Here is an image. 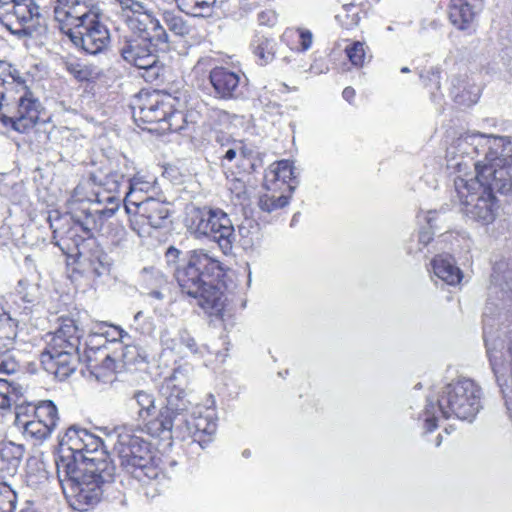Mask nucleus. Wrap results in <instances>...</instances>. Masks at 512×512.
Masks as SVG:
<instances>
[{"instance_id":"dca6fc26","label":"nucleus","mask_w":512,"mask_h":512,"mask_svg":"<svg viewBox=\"0 0 512 512\" xmlns=\"http://www.w3.org/2000/svg\"><path fill=\"white\" fill-rule=\"evenodd\" d=\"M123 11L131 12L127 16L129 26L139 32L138 36H146L148 39L155 38L160 42H168V34L161 26L158 19L148 13L143 4L136 0H116Z\"/></svg>"},{"instance_id":"4d7b16f0","label":"nucleus","mask_w":512,"mask_h":512,"mask_svg":"<svg viewBox=\"0 0 512 512\" xmlns=\"http://www.w3.org/2000/svg\"><path fill=\"white\" fill-rule=\"evenodd\" d=\"M343 51L345 53L346 58L348 59V63H344L341 67L343 72H347L350 70V65L352 63V43H346Z\"/></svg>"},{"instance_id":"20e7f679","label":"nucleus","mask_w":512,"mask_h":512,"mask_svg":"<svg viewBox=\"0 0 512 512\" xmlns=\"http://www.w3.org/2000/svg\"><path fill=\"white\" fill-rule=\"evenodd\" d=\"M221 262L204 249L190 250L175 270L174 277L183 293L197 299V303L211 315L220 316L226 296L220 277Z\"/></svg>"},{"instance_id":"423d86ee","label":"nucleus","mask_w":512,"mask_h":512,"mask_svg":"<svg viewBox=\"0 0 512 512\" xmlns=\"http://www.w3.org/2000/svg\"><path fill=\"white\" fill-rule=\"evenodd\" d=\"M505 171L504 175L497 173L491 184L472 178L454 179L456 197L467 217L485 224L494 220L497 209L495 194L512 192V162L505 166Z\"/></svg>"},{"instance_id":"bb28decb","label":"nucleus","mask_w":512,"mask_h":512,"mask_svg":"<svg viewBox=\"0 0 512 512\" xmlns=\"http://www.w3.org/2000/svg\"><path fill=\"white\" fill-rule=\"evenodd\" d=\"M152 187L151 182L144 180L140 176L126 179L124 188V207L127 214L133 213V207L138 203L145 201L144 193H147Z\"/></svg>"},{"instance_id":"72a5a7b5","label":"nucleus","mask_w":512,"mask_h":512,"mask_svg":"<svg viewBox=\"0 0 512 512\" xmlns=\"http://www.w3.org/2000/svg\"><path fill=\"white\" fill-rule=\"evenodd\" d=\"M178 7L194 17H207L212 14L216 0H177Z\"/></svg>"},{"instance_id":"7c9ffc66","label":"nucleus","mask_w":512,"mask_h":512,"mask_svg":"<svg viewBox=\"0 0 512 512\" xmlns=\"http://www.w3.org/2000/svg\"><path fill=\"white\" fill-rule=\"evenodd\" d=\"M87 366L97 378L105 376V372H99L98 370H105L112 372L115 369V361L112 359L105 349L100 346L96 349L89 348L85 352Z\"/></svg>"},{"instance_id":"0e129e2a","label":"nucleus","mask_w":512,"mask_h":512,"mask_svg":"<svg viewBox=\"0 0 512 512\" xmlns=\"http://www.w3.org/2000/svg\"><path fill=\"white\" fill-rule=\"evenodd\" d=\"M23 299H24L25 301H27V302H32V301H33V299L29 297V294H28V293L23 295Z\"/></svg>"},{"instance_id":"9d476101","label":"nucleus","mask_w":512,"mask_h":512,"mask_svg":"<svg viewBox=\"0 0 512 512\" xmlns=\"http://www.w3.org/2000/svg\"><path fill=\"white\" fill-rule=\"evenodd\" d=\"M483 337L492 371L512 420V337L507 340L494 338L486 321L484 322Z\"/></svg>"},{"instance_id":"37998d69","label":"nucleus","mask_w":512,"mask_h":512,"mask_svg":"<svg viewBox=\"0 0 512 512\" xmlns=\"http://www.w3.org/2000/svg\"><path fill=\"white\" fill-rule=\"evenodd\" d=\"M420 77L424 79L425 85L430 87L431 100L434 103H440L442 100V94L434 91L440 88V71L437 68H433L427 72V75L421 74Z\"/></svg>"},{"instance_id":"58836bf2","label":"nucleus","mask_w":512,"mask_h":512,"mask_svg":"<svg viewBox=\"0 0 512 512\" xmlns=\"http://www.w3.org/2000/svg\"><path fill=\"white\" fill-rule=\"evenodd\" d=\"M20 429L23 430V433L26 436L34 438L36 440L46 439L54 430L47 424H43L41 420H36L34 418H32L29 421H26L24 423V426H22Z\"/></svg>"},{"instance_id":"2eb2a0df","label":"nucleus","mask_w":512,"mask_h":512,"mask_svg":"<svg viewBox=\"0 0 512 512\" xmlns=\"http://www.w3.org/2000/svg\"><path fill=\"white\" fill-rule=\"evenodd\" d=\"M130 223L138 235L149 234L146 227L160 229L169 222L170 209L168 203L152 197H146L145 201L133 207Z\"/></svg>"},{"instance_id":"de8ad7c7","label":"nucleus","mask_w":512,"mask_h":512,"mask_svg":"<svg viewBox=\"0 0 512 512\" xmlns=\"http://www.w3.org/2000/svg\"><path fill=\"white\" fill-rule=\"evenodd\" d=\"M371 59L369 48L362 42H354V67H363Z\"/></svg>"},{"instance_id":"0eeeda50","label":"nucleus","mask_w":512,"mask_h":512,"mask_svg":"<svg viewBox=\"0 0 512 512\" xmlns=\"http://www.w3.org/2000/svg\"><path fill=\"white\" fill-rule=\"evenodd\" d=\"M84 330L74 319H63L59 328L49 334L40 361L45 371L59 380L71 375L79 361L78 348Z\"/></svg>"},{"instance_id":"9b49d317","label":"nucleus","mask_w":512,"mask_h":512,"mask_svg":"<svg viewBox=\"0 0 512 512\" xmlns=\"http://www.w3.org/2000/svg\"><path fill=\"white\" fill-rule=\"evenodd\" d=\"M77 47L86 53L96 55L103 52L110 43V33L99 20L96 10L70 23L62 30Z\"/></svg>"},{"instance_id":"5fc2aeb1","label":"nucleus","mask_w":512,"mask_h":512,"mask_svg":"<svg viewBox=\"0 0 512 512\" xmlns=\"http://www.w3.org/2000/svg\"><path fill=\"white\" fill-rule=\"evenodd\" d=\"M277 17L274 11L266 10L258 14V21L261 25L272 26L276 23Z\"/></svg>"},{"instance_id":"ddd939ff","label":"nucleus","mask_w":512,"mask_h":512,"mask_svg":"<svg viewBox=\"0 0 512 512\" xmlns=\"http://www.w3.org/2000/svg\"><path fill=\"white\" fill-rule=\"evenodd\" d=\"M40 17V8L34 0H0V22L12 34L32 35Z\"/></svg>"},{"instance_id":"bf43d9fd","label":"nucleus","mask_w":512,"mask_h":512,"mask_svg":"<svg viewBox=\"0 0 512 512\" xmlns=\"http://www.w3.org/2000/svg\"><path fill=\"white\" fill-rule=\"evenodd\" d=\"M20 512H41L34 502L26 501Z\"/></svg>"},{"instance_id":"2f4dec72","label":"nucleus","mask_w":512,"mask_h":512,"mask_svg":"<svg viewBox=\"0 0 512 512\" xmlns=\"http://www.w3.org/2000/svg\"><path fill=\"white\" fill-rule=\"evenodd\" d=\"M17 322L6 311L0 314V356H6L14 348Z\"/></svg>"},{"instance_id":"49530a36","label":"nucleus","mask_w":512,"mask_h":512,"mask_svg":"<svg viewBox=\"0 0 512 512\" xmlns=\"http://www.w3.org/2000/svg\"><path fill=\"white\" fill-rule=\"evenodd\" d=\"M16 502V492L6 482H0V507L14 511Z\"/></svg>"},{"instance_id":"052dcab7","label":"nucleus","mask_w":512,"mask_h":512,"mask_svg":"<svg viewBox=\"0 0 512 512\" xmlns=\"http://www.w3.org/2000/svg\"><path fill=\"white\" fill-rule=\"evenodd\" d=\"M343 98L348 101V102H351V99H352V89L350 87H346L344 90H343Z\"/></svg>"},{"instance_id":"3c124183","label":"nucleus","mask_w":512,"mask_h":512,"mask_svg":"<svg viewBox=\"0 0 512 512\" xmlns=\"http://www.w3.org/2000/svg\"><path fill=\"white\" fill-rule=\"evenodd\" d=\"M19 368L18 363L15 361V359L9 355H6L4 359L0 362V373L3 374H13L15 373Z\"/></svg>"},{"instance_id":"c03bdc74","label":"nucleus","mask_w":512,"mask_h":512,"mask_svg":"<svg viewBox=\"0 0 512 512\" xmlns=\"http://www.w3.org/2000/svg\"><path fill=\"white\" fill-rule=\"evenodd\" d=\"M131 327L142 335H151L155 330L153 319L145 316L142 311H138L134 315Z\"/></svg>"},{"instance_id":"a878e982","label":"nucleus","mask_w":512,"mask_h":512,"mask_svg":"<svg viewBox=\"0 0 512 512\" xmlns=\"http://www.w3.org/2000/svg\"><path fill=\"white\" fill-rule=\"evenodd\" d=\"M215 140L220 145L217 153L223 168H229L230 163L234 161L237 164L244 165V162L247 160V152L240 141L232 140L227 136L219 134H217Z\"/></svg>"},{"instance_id":"39448f33","label":"nucleus","mask_w":512,"mask_h":512,"mask_svg":"<svg viewBox=\"0 0 512 512\" xmlns=\"http://www.w3.org/2000/svg\"><path fill=\"white\" fill-rule=\"evenodd\" d=\"M482 390L471 379H459L446 385L436 402L428 400L422 414L424 429L432 432L440 418L455 416L472 421L481 408Z\"/></svg>"},{"instance_id":"a211bd4d","label":"nucleus","mask_w":512,"mask_h":512,"mask_svg":"<svg viewBox=\"0 0 512 512\" xmlns=\"http://www.w3.org/2000/svg\"><path fill=\"white\" fill-rule=\"evenodd\" d=\"M209 79L216 97L225 100L239 98L246 84L245 75L239 69L234 70L223 66L213 68Z\"/></svg>"},{"instance_id":"5701e85b","label":"nucleus","mask_w":512,"mask_h":512,"mask_svg":"<svg viewBox=\"0 0 512 512\" xmlns=\"http://www.w3.org/2000/svg\"><path fill=\"white\" fill-rule=\"evenodd\" d=\"M95 7L91 0H57L54 7V18L59 23L60 30L85 15L93 12Z\"/></svg>"},{"instance_id":"1a4fd4ad","label":"nucleus","mask_w":512,"mask_h":512,"mask_svg":"<svg viewBox=\"0 0 512 512\" xmlns=\"http://www.w3.org/2000/svg\"><path fill=\"white\" fill-rule=\"evenodd\" d=\"M131 429L119 426L114 429L117 441L114 444L120 460V465L136 479L143 481L145 477L155 479L158 472L149 466V443L137 434H131Z\"/></svg>"},{"instance_id":"774afa93","label":"nucleus","mask_w":512,"mask_h":512,"mask_svg":"<svg viewBox=\"0 0 512 512\" xmlns=\"http://www.w3.org/2000/svg\"><path fill=\"white\" fill-rule=\"evenodd\" d=\"M441 444V436L439 435L437 437V443H436V446H439Z\"/></svg>"},{"instance_id":"c9c22d12","label":"nucleus","mask_w":512,"mask_h":512,"mask_svg":"<svg viewBox=\"0 0 512 512\" xmlns=\"http://www.w3.org/2000/svg\"><path fill=\"white\" fill-rule=\"evenodd\" d=\"M88 269L96 276H102L109 272L110 261L108 255L99 247L91 250L86 259Z\"/></svg>"},{"instance_id":"aec40b11","label":"nucleus","mask_w":512,"mask_h":512,"mask_svg":"<svg viewBox=\"0 0 512 512\" xmlns=\"http://www.w3.org/2000/svg\"><path fill=\"white\" fill-rule=\"evenodd\" d=\"M12 405L15 406L14 424L20 429L26 421L33 418L36 406L25 403L24 400H21L17 388L8 381L0 379V411H5Z\"/></svg>"},{"instance_id":"f257e3e1","label":"nucleus","mask_w":512,"mask_h":512,"mask_svg":"<svg viewBox=\"0 0 512 512\" xmlns=\"http://www.w3.org/2000/svg\"><path fill=\"white\" fill-rule=\"evenodd\" d=\"M58 480L70 507L88 511L102 499L115 477V465L103 440L85 428L69 427L55 460Z\"/></svg>"},{"instance_id":"69168bd1","label":"nucleus","mask_w":512,"mask_h":512,"mask_svg":"<svg viewBox=\"0 0 512 512\" xmlns=\"http://www.w3.org/2000/svg\"><path fill=\"white\" fill-rule=\"evenodd\" d=\"M409 71H410V70H409V68H408V67H403V68H401V72H402V73H408Z\"/></svg>"},{"instance_id":"4468645a","label":"nucleus","mask_w":512,"mask_h":512,"mask_svg":"<svg viewBox=\"0 0 512 512\" xmlns=\"http://www.w3.org/2000/svg\"><path fill=\"white\" fill-rule=\"evenodd\" d=\"M171 96L159 91L141 93L139 104L134 110L135 120L143 123L161 124L165 118L170 116V120H183V114L172 109Z\"/></svg>"},{"instance_id":"393cba45","label":"nucleus","mask_w":512,"mask_h":512,"mask_svg":"<svg viewBox=\"0 0 512 512\" xmlns=\"http://www.w3.org/2000/svg\"><path fill=\"white\" fill-rule=\"evenodd\" d=\"M117 211V205L82 211L81 215H73L72 219L86 235L91 236L93 232L100 231L104 222L111 218Z\"/></svg>"},{"instance_id":"603ef678","label":"nucleus","mask_w":512,"mask_h":512,"mask_svg":"<svg viewBox=\"0 0 512 512\" xmlns=\"http://www.w3.org/2000/svg\"><path fill=\"white\" fill-rule=\"evenodd\" d=\"M350 4H344L342 6V13L335 15V20L340 24L341 27L349 29L352 24V19L349 15Z\"/></svg>"},{"instance_id":"ea45409f","label":"nucleus","mask_w":512,"mask_h":512,"mask_svg":"<svg viewBox=\"0 0 512 512\" xmlns=\"http://www.w3.org/2000/svg\"><path fill=\"white\" fill-rule=\"evenodd\" d=\"M163 20L169 30L177 36H185L190 33L191 27L186 23L181 15L173 11H164Z\"/></svg>"},{"instance_id":"f3484780","label":"nucleus","mask_w":512,"mask_h":512,"mask_svg":"<svg viewBox=\"0 0 512 512\" xmlns=\"http://www.w3.org/2000/svg\"><path fill=\"white\" fill-rule=\"evenodd\" d=\"M125 405L130 413L135 415V419L138 421V424L135 427L125 425L128 427V429L132 430L131 434H136V432H146L147 434L153 436L148 426L151 421L159 417L161 412L166 407V401L157 411L155 405V396L153 393L145 390H135L126 399Z\"/></svg>"},{"instance_id":"b1692460","label":"nucleus","mask_w":512,"mask_h":512,"mask_svg":"<svg viewBox=\"0 0 512 512\" xmlns=\"http://www.w3.org/2000/svg\"><path fill=\"white\" fill-rule=\"evenodd\" d=\"M25 447L13 441H0V474L3 478L13 477L22 462Z\"/></svg>"},{"instance_id":"8fccbe9b","label":"nucleus","mask_w":512,"mask_h":512,"mask_svg":"<svg viewBox=\"0 0 512 512\" xmlns=\"http://www.w3.org/2000/svg\"><path fill=\"white\" fill-rule=\"evenodd\" d=\"M299 34V45L301 51H307L311 48L313 42V35L310 30L299 28L297 29Z\"/></svg>"},{"instance_id":"680f3d73","label":"nucleus","mask_w":512,"mask_h":512,"mask_svg":"<svg viewBox=\"0 0 512 512\" xmlns=\"http://www.w3.org/2000/svg\"><path fill=\"white\" fill-rule=\"evenodd\" d=\"M150 295L153 297V298H156V299H162L163 298V294L158 291V290H154L150 293Z\"/></svg>"},{"instance_id":"864d4df0","label":"nucleus","mask_w":512,"mask_h":512,"mask_svg":"<svg viewBox=\"0 0 512 512\" xmlns=\"http://www.w3.org/2000/svg\"><path fill=\"white\" fill-rule=\"evenodd\" d=\"M183 123L184 119L182 121L179 119L170 120L169 116L168 118H165V120L162 121L159 129H161L162 131L178 132L183 129Z\"/></svg>"},{"instance_id":"09e8293b","label":"nucleus","mask_w":512,"mask_h":512,"mask_svg":"<svg viewBox=\"0 0 512 512\" xmlns=\"http://www.w3.org/2000/svg\"><path fill=\"white\" fill-rule=\"evenodd\" d=\"M238 232L244 239V245L251 246L254 244V234L258 232V225H254L251 220H247L238 227Z\"/></svg>"},{"instance_id":"f03ea898","label":"nucleus","mask_w":512,"mask_h":512,"mask_svg":"<svg viewBox=\"0 0 512 512\" xmlns=\"http://www.w3.org/2000/svg\"><path fill=\"white\" fill-rule=\"evenodd\" d=\"M189 372V366H178L163 380L159 392L166 399V407L157 419L150 422L148 428L153 437L175 433L177 437L189 436L193 442L205 448L216 432V414L211 407L196 405L188 415L190 401L186 399V388Z\"/></svg>"},{"instance_id":"6e6d98bb","label":"nucleus","mask_w":512,"mask_h":512,"mask_svg":"<svg viewBox=\"0 0 512 512\" xmlns=\"http://www.w3.org/2000/svg\"><path fill=\"white\" fill-rule=\"evenodd\" d=\"M180 255L181 251L173 246H170L165 254L168 264H176Z\"/></svg>"},{"instance_id":"a19ab883","label":"nucleus","mask_w":512,"mask_h":512,"mask_svg":"<svg viewBox=\"0 0 512 512\" xmlns=\"http://www.w3.org/2000/svg\"><path fill=\"white\" fill-rule=\"evenodd\" d=\"M146 359L147 353L142 347L125 342V346L122 352V360L125 365L144 363L146 362Z\"/></svg>"},{"instance_id":"f8f14e48","label":"nucleus","mask_w":512,"mask_h":512,"mask_svg":"<svg viewBox=\"0 0 512 512\" xmlns=\"http://www.w3.org/2000/svg\"><path fill=\"white\" fill-rule=\"evenodd\" d=\"M151 39L146 36L125 37L119 52L124 61L136 67L146 82H156L164 73V66L151 50Z\"/></svg>"},{"instance_id":"4be33fe9","label":"nucleus","mask_w":512,"mask_h":512,"mask_svg":"<svg viewBox=\"0 0 512 512\" xmlns=\"http://www.w3.org/2000/svg\"><path fill=\"white\" fill-rule=\"evenodd\" d=\"M89 181L93 184L102 187L107 195H103L102 192H95L96 202L101 204L103 202H107L110 206L117 205L119 207V198L117 194H120L121 189L125 188L126 178L123 174L118 171H112L108 174H91L89 177Z\"/></svg>"},{"instance_id":"412c9836","label":"nucleus","mask_w":512,"mask_h":512,"mask_svg":"<svg viewBox=\"0 0 512 512\" xmlns=\"http://www.w3.org/2000/svg\"><path fill=\"white\" fill-rule=\"evenodd\" d=\"M295 179L294 169L289 160H280L272 163L264 175V188L268 191H282L292 194L297 183H292Z\"/></svg>"},{"instance_id":"c756f323","label":"nucleus","mask_w":512,"mask_h":512,"mask_svg":"<svg viewBox=\"0 0 512 512\" xmlns=\"http://www.w3.org/2000/svg\"><path fill=\"white\" fill-rule=\"evenodd\" d=\"M481 89L476 84H470L465 79H454L452 81L451 95L454 101L461 106L469 107L477 103Z\"/></svg>"},{"instance_id":"7ed1b4c3","label":"nucleus","mask_w":512,"mask_h":512,"mask_svg":"<svg viewBox=\"0 0 512 512\" xmlns=\"http://www.w3.org/2000/svg\"><path fill=\"white\" fill-rule=\"evenodd\" d=\"M512 162V143L506 137L469 132L447 147L446 166L455 178H472L491 184L496 174L504 175Z\"/></svg>"},{"instance_id":"a18cd8bd","label":"nucleus","mask_w":512,"mask_h":512,"mask_svg":"<svg viewBox=\"0 0 512 512\" xmlns=\"http://www.w3.org/2000/svg\"><path fill=\"white\" fill-rule=\"evenodd\" d=\"M256 56L264 63H268L275 55V42L272 39L262 38L258 40V44L254 49Z\"/></svg>"},{"instance_id":"473e14b6","label":"nucleus","mask_w":512,"mask_h":512,"mask_svg":"<svg viewBox=\"0 0 512 512\" xmlns=\"http://www.w3.org/2000/svg\"><path fill=\"white\" fill-rule=\"evenodd\" d=\"M292 194L282 191L266 190L259 197L258 205L262 211L272 213L288 205Z\"/></svg>"},{"instance_id":"79ce46f5","label":"nucleus","mask_w":512,"mask_h":512,"mask_svg":"<svg viewBox=\"0 0 512 512\" xmlns=\"http://www.w3.org/2000/svg\"><path fill=\"white\" fill-rule=\"evenodd\" d=\"M95 334L105 338L111 337L112 341L119 340L122 343H125L126 340L130 339V335L121 327L107 325L106 323L99 324L98 330L95 332Z\"/></svg>"},{"instance_id":"c85d7f7f","label":"nucleus","mask_w":512,"mask_h":512,"mask_svg":"<svg viewBox=\"0 0 512 512\" xmlns=\"http://www.w3.org/2000/svg\"><path fill=\"white\" fill-rule=\"evenodd\" d=\"M432 269L436 277L448 285H456L462 279V273L454 265V260L450 255H438L432 260Z\"/></svg>"},{"instance_id":"13d9d810","label":"nucleus","mask_w":512,"mask_h":512,"mask_svg":"<svg viewBox=\"0 0 512 512\" xmlns=\"http://www.w3.org/2000/svg\"><path fill=\"white\" fill-rule=\"evenodd\" d=\"M433 239V235L430 230H421L418 234V241L422 247H425Z\"/></svg>"},{"instance_id":"338daca9","label":"nucleus","mask_w":512,"mask_h":512,"mask_svg":"<svg viewBox=\"0 0 512 512\" xmlns=\"http://www.w3.org/2000/svg\"><path fill=\"white\" fill-rule=\"evenodd\" d=\"M0 512H14V511H12V510H7V509H5V508H3V507H0Z\"/></svg>"},{"instance_id":"4c0bfd02","label":"nucleus","mask_w":512,"mask_h":512,"mask_svg":"<svg viewBox=\"0 0 512 512\" xmlns=\"http://www.w3.org/2000/svg\"><path fill=\"white\" fill-rule=\"evenodd\" d=\"M160 343L165 348L175 354L182 353V329L174 330L165 327L160 332Z\"/></svg>"},{"instance_id":"e2e57ef3","label":"nucleus","mask_w":512,"mask_h":512,"mask_svg":"<svg viewBox=\"0 0 512 512\" xmlns=\"http://www.w3.org/2000/svg\"><path fill=\"white\" fill-rule=\"evenodd\" d=\"M27 285V281L26 280H19L18 282V287L19 288H24L25 286Z\"/></svg>"},{"instance_id":"cd10ccee","label":"nucleus","mask_w":512,"mask_h":512,"mask_svg":"<svg viewBox=\"0 0 512 512\" xmlns=\"http://www.w3.org/2000/svg\"><path fill=\"white\" fill-rule=\"evenodd\" d=\"M476 12L466 0H451L449 19L460 30H469L475 20Z\"/></svg>"},{"instance_id":"6e6552de","label":"nucleus","mask_w":512,"mask_h":512,"mask_svg":"<svg viewBox=\"0 0 512 512\" xmlns=\"http://www.w3.org/2000/svg\"><path fill=\"white\" fill-rule=\"evenodd\" d=\"M185 225L197 238L209 237L218 243L224 253L231 251L235 229L228 214L211 206L187 208Z\"/></svg>"},{"instance_id":"f704fd0d","label":"nucleus","mask_w":512,"mask_h":512,"mask_svg":"<svg viewBox=\"0 0 512 512\" xmlns=\"http://www.w3.org/2000/svg\"><path fill=\"white\" fill-rule=\"evenodd\" d=\"M33 418L55 429L59 420L56 405L51 400L40 402L35 407Z\"/></svg>"},{"instance_id":"6ab92c4d","label":"nucleus","mask_w":512,"mask_h":512,"mask_svg":"<svg viewBox=\"0 0 512 512\" xmlns=\"http://www.w3.org/2000/svg\"><path fill=\"white\" fill-rule=\"evenodd\" d=\"M41 104L33 97L30 91H25L18 101L17 112L14 116L3 115L1 122L19 132L26 133L31 130L39 120Z\"/></svg>"},{"instance_id":"e433bc0d","label":"nucleus","mask_w":512,"mask_h":512,"mask_svg":"<svg viewBox=\"0 0 512 512\" xmlns=\"http://www.w3.org/2000/svg\"><path fill=\"white\" fill-rule=\"evenodd\" d=\"M208 353L210 351L206 345H198L192 335L186 329H182V353H179L181 357L193 355L201 358Z\"/></svg>"}]
</instances>
